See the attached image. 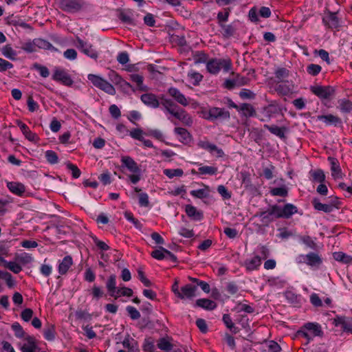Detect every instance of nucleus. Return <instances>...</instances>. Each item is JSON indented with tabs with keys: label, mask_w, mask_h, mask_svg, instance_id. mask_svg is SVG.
<instances>
[{
	"label": "nucleus",
	"mask_w": 352,
	"mask_h": 352,
	"mask_svg": "<svg viewBox=\"0 0 352 352\" xmlns=\"http://www.w3.org/2000/svg\"><path fill=\"white\" fill-rule=\"evenodd\" d=\"M310 90L320 99H328L335 93V89L331 86H311Z\"/></svg>",
	"instance_id": "423d86ee"
},
{
	"label": "nucleus",
	"mask_w": 352,
	"mask_h": 352,
	"mask_svg": "<svg viewBox=\"0 0 352 352\" xmlns=\"http://www.w3.org/2000/svg\"><path fill=\"white\" fill-rule=\"evenodd\" d=\"M170 114L182 121L185 125L190 126L192 124V120L190 116L184 109L179 107H178L175 111H171Z\"/></svg>",
	"instance_id": "9b49d317"
},
{
	"label": "nucleus",
	"mask_w": 352,
	"mask_h": 352,
	"mask_svg": "<svg viewBox=\"0 0 352 352\" xmlns=\"http://www.w3.org/2000/svg\"><path fill=\"white\" fill-rule=\"evenodd\" d=\"M298 212V208L296 206L292 204H285L283 208L278 205L272 206V210L270 214H275V218H285L289 219L294 214Z\"/></svg>",
	"instance_id": "f03ea898"
},
{
	"label": "nucleus",
	"mask_w": 352,
	"mask_h": 352,
	"mask_svg": "<svg viewBox=\"0 0 352 352\" xmlns=\"http://www.w3.org/2000/svg\"><path fill=\"white\" fill-rule=\"evenodd\" d=\"M126 310L132 320H137L140 318V312L134 307L128 306Z\"/></svg>",
	"instance_id": "338daca9"
},
{
	"label": "nucleus",
	"mask_w": 352,
	"mask_h": 352,
	"mask_svg": "<svg viewBox=\"0 0 352 352\" xmlns=\"http://www.w3.org/2000/svg\"><path fill=\"white\" fill-rule=\"evenodd\" d=\"M298 259V263H305L311 267H319L322 263L320 256L315 252H309L307 255H300Z\"/></svg>",
	"instance_id": "39448f33"
},
{
	"label": "nucleus",
	"mask_w": 352,
	"mask_h": 352,
	"mask_svg": "<svg viewBox=\"0 0 352 352\" xmlns=\"http://www.w3.org/2000/svg\"><path fill=\"white\" fill-rule=\"evenodd\" d=\"M142 349L144 352H154L155 346L153 339L151 337L145 338Z\"/></svg>",
	"instance_id": "37998d69"
},
{
	"label": "nucleus",
	"mask_w": 352,
	"mask_h": 352,
	"mask_svg": "<svg viewBox=\"0 0 352 352\" xmlns=\"http://www.w3.org/2000/svg\"><path fill=\"white\" fill-rule=\"evenodd\" d=\"M335 324L340 325L343 331L352 333V319L346 320L345 318L340 317L335 319Z\"/></svg>",
	"instance_id": "4be33fe9"
},
{
	"label": "nucleus",
	"mask_w": 352,
	"mask_h": 352,
	"mask_svg": "<svg viewBox=\"0 0 352 352\" xmlns=\"http://www.w3.org/2000/svg\"><path fill=\"white\" fill-rule=\"evenodd\" d=\"M310 174L312 176L313 180L314 182L322 183L325 180V175L324 171L321 169L311 170Z\"/></svg>",
	"instance_id": "a19ab883"
},
{
	"label": "nucleus",
	"mask_w": 352,
	"mask_h": 352,
	"mask_svg": "<svg viewBox=\"0 0 352 352\" xmlns=\"http://www.w3.org/2000/svg\"><path fill=\"white\" fill-rule=\"evenodd\" d=\"M231 67L230 59H211L206 64L208 72L212 74H217L221 68L228 72L231 69Z\"/></svg>",
	"instance_id": "f257e3e1"
},
{
	"label": "nucleus",
	"mask_w": 352,
	"mask_h": 352,
	"mask_svg": "<svg viewBox=\"0 0 352 352\" xmlns=\"http://www.w3.org/2000/svg\"><path fill=\"white\" fill-rule=\"evenodd\" d=\"M197 290V286L190 284H187L181 287V292L180 294H179L178 298L182 300L192 299L194 297L196 296Z\"/></svg>",
	"instance_id": "9d476101"
},
{
	"label": "nucleus",
	"mask_w": 352,
	"mask_h": 352,
	"mask_svg": "<svg viewBox=\"0 0 352 352\" xmlns=\"http://www.w3.org/2000/svg\"><path fill=\"white\" fill-rule=\"evenodd\" d=\"M164 248L160 246L158 249L153 251L151 254V256L157 260H162L166 258Z\"/></svg>",
	"instance_id": "8fccbe9b"
},
{
	"label": "nucleus",
	"mask_w": 352,
	"mask_h": 352,
	"mask_svg": "<svg viewBox=\"0 0 352 352\" xmlns=\"http://www.w3.org/2000/svg\"><path fill=\"white\" fill-rule=\"evenodd\" d=\"M289 76V71L284 67L278 68L275 72V76L280 81H283V80L287 78Z\"/></svg>",
	"instance_id": "680f3d73"
},
{
	"label": "nucleus",
	"mask_w": 352,
	"mask_h": 352,
	"mask_svg": "<svg viewBox=\"0 0 352 352\" xmlns=\"http://www.w3.org/2000/svg\"><path fill=\"white\" fill-rule=\"evenodd\" d=\"M261 264V258L259 256H255L252 259H247L244 262V265L248 271L256 270Z\"/></svg>",
	"instance_id": "412c9836"
},
{
	"label": "nucleus",
	"mask_w": 352,
	"mask_h": 352,
	"mask_svg": "<svg viewBox=\"0 0 352 352\" xmlns=\"http://www.w3.org/2000/svg\"><path fill=\"white\" fill-rule=\"evenodd\" d=\"M317 118L318 120H322L327 125L334 124L336 126L341 123V119L332 114L318 116Z\"/></svg>",
	"instance_id": "a878e982"
},
{
	"label": "nucleus",
	"mask_w": 352,
	"mask_h": 352,
	"mask_svg": "<svg viewBox=\"0 0 352 352\" xmlns=\"http://www.w3.org/2000/svg\"><path fill=\"white\" fill-rule=\"evenodd\" d=\"M264 346L267 348L264 350L265 352H279L281 349L280 345L273 340L266 342Z\"/></svg>",
	"instance_id": "09e8293b"
},
{
	"label": "nucleus",
	"mask_w": 352,
	"mask_h": 352,
	"mask_svg": "<svg viewBox=\"0 0 352 352\" xmlns=\"http://www.w3.org/2000/svg\"><path fill=\"white\" fill-rule=\"evenodd\" d=\"M116 276L115 274H111L106 284L107 289L109 292V295L115 298H118V296H116V293L118 290L116 288Z\"/></svg>",
	"instance_id": "cd10ccee"
},
{
	"label": "nucleus",
	"mask_w": 352,
	"mask_h": 352,
	"mask_svg": "<svg viewBox=\"0 0 352 352\" xmlns=\"http://www.w3.org/2000/svg\"><path fill=\"white\" fill-rule=\"evenodd\" d=\"M264 128L267 129L270 133L276 135L280 139H285V132L287 131V128L285 126H278L277 125L272 124L268 125L265 124Z\"/></svg>",
	"instance_id": "4468645a"
},
{
	"label": "nucleus",
	"mask_w": 352,
	"mask_h": 352,
	"mask_svg": "<svg viewBox=\"0 0 352 352\" xmlns=\"http://www.w3.org/2000/svg\"><path fill=\"white\" fill-rule=\"evenodd\" d=\"M255 94L250 89H243L239 92V96L242 99H254L255 98Z\"/></svg>",
	"instance_id": "774afa93"
},
{
	"label": "nucleus",
	"mask_w": 352,
	"mask_h": 352,
	"mask_svg": "<svg viewBox=\"0 0 352 352\" xmlns=\"http://www.w3.org/2000/svg\"><path fill=\"white\" fill-rule=\"evenodd\" d=\"M160 104H162L166 111L170 113L171 111H175V110L179 107L173 100L170 99H167L162 96L160 97Z\"/></svg>",
	"instance_id": "c9c22d12"
},
{
	"label": "nucleus",
	"mask_w": 352,
	"mask_h": 352,
	"mask_svg": "<svg viewBox=\"0 0 352 352\" xmlns=\"http://www.w3.org/2000/svg\"><path fill=\"white\" fill-rule=\"evenodd\" d=\"M168 94L171 96L174 99L182 105L186 107L188 105V102L184 95L182 94L175 87H170L168 89Z\"/></svg>",
	"instance_id": "2eb2a0df"
},
{
	"label": "nucleus",
	"mask_w": 352,
	"mask_h": 352,
	"mask_svg": "<svg viewBox=\"0 0 352 352\" xmlns=\"http://www.w3.org/2000/svg\"><path fill=\"white\" fill-rule=\"evenodd\" d=\"M12 329L14 331V335L16 338H22L25 337V331L19 322H14L12 325Z\"/></svg>",
	"instance_id": "603ef678"
},
{
	"label": "nucleus",
	"mask_w": 352,
	"mask_h": 352,
	"mask_svg": "<svg viewBox=\"0 0 352 352\" xmlns=\"http://www.w3.org/2000/svg\"><path fill=\"white\" fill-rule=\"evenodd\" d=\"M17 125L19 126L23 134L29 141L34 142L37 141L38 136L36 135V134L32 133L25 124L22 122L21 120H17Z\"/></svg>",
	"instance_id": "dca6fc26"
},
{
	"label": "nucleus",
	"mask_w": 352,
	"mask_h": 352,
	"mask_svg": "<svg viewBox=\"0 0 352 352\" xmlns=\"http://www.w3.org/2000/svg\"><path fill=\"white\" fill-rule=\"evenodd\" d=\"M303 328L311 331L314 336H322L323 334L321 326L318 323L308 322L303 326Z\"/></svg>",
	"instance_id": "c756f323"
},
{
	"label": "nucleus",
	"mask_w": 352,
	"mask_h": 352,
	"mask_svg": "<svg viewBox=\"0 0 352 352\" xmlns=\"http://www.w3.org/2000/svg\"><path fill=\"white\" fill-rule=\"evenodd\" d=\"M44 337L46 340L52 341L55 338V329L53 325H50L44 330Z\"/></svg>",
	"instance_id": "13d9d810"
},
{
	"label": "nucleus",
	"mask_w": 352,
	"mask_h": 352,
	"mask_svg": "<svg viewBox=\"0 0 352 352\" xmlns=\"http://www.w3.org/2000/svg\"><path fill=\"white\" fill-rule=\"evenodd\" d=\"M72 264L73 260L72 256H65L58 265V272L62 275L65 274Z\"/></svg>",
	"instance_id": "b1692460"
},
{
	"label": "nucleus",
	"mask_w": 352,
	"mask_h": 352,
	"mask_svg": "<svg viewBox=\"0 0 352 352\" xmlns=\"http://www.w3.org/2000/svg\"><path fill=\"white\" fill-rule=\"evenodd\" d=\"M77 47L87 56L90 58L96 60L98 56L97 51L93 48L92 45H89L86 42H84L80 38H77Z\"/></svg>",
	"instance_id": "6e6552de"
},
{
	"label": "nucleus",
	"mask_w": 352,
	"mask_h": 352,
	"mask_svg": "<svg viewBox=\"0 0 352 352\" xmlns=\"http://www.w3.org/2000/svg\"><path fill=\"white\" fill-rule=\"evenodd\" d=\"M230 116V112L228 111L225 110L224 109H221L218 107H212L210 109L208 112V116L207 119L208 120H216V119H223L226 120L229 119Z\"/></svg>",
	"instance_id": "1a4fd4ad"
},
{
	"label": "nucleus",
	"mask_w": 352,
	"mask_h": 352,
	"mask_svg": "<svg viewBox=\"0 0 352 352\" xmlns=\"http://www.w3.org/2000/svg\"><path fill=\"white\" fill-rule=\"evenodd\" d=\"M188 78H190V80H192V83L195 86L199 85V82L203 79V76L201 74L196 72H192L188 73Z\"/></svg>",
	"instance_id": "6e6d98bb"
},
{
	"label": "nucleus",
	"mask_w": 352,
	"mask_h": 352,
	"mask_svg": "<svg viewBox=\"0 0 352 352\" xmlns=\"http://www.w3.org/2000/svg\"><path fill=\"white\" fill-rule=\"evenodd\" d=\"M0 262L3 264V265L5 267L9 269L14 274H19L22 270L21 266L15 262H8L6 261L3 258H0Z\"/></svg>",
	"instance_id": "473e14b6"
},
{
	"label": "nucleus",
	"mask_w": 352,
	"mask_h": 352,
	"mask_svg": "<svg viewBox=\"0 0 352 352\" xmlns=\"http://www.w3.org/2000/svg\"><path fill=\"white\" fill-rule=\"evenodd\" d=\"M333 258L338 261L346 264L352 263V256H349L342 252L333 253Z\"/></svg>",
	"instance_id": "58836bf2"
},
{
	"label": "nucleus",
	"mask_w": 352,
	"mask_h": 352,
	"mask_svg": "<svg viewBox=\"0 0 352 352\" xmlns=\"http://www.w3.org/2000/svg\"><path fill=\"white\" fill-rule=\"evenodd\" d=\"M323 21L331 29H336L339 27V20L336 13H330L328 16L323 19Z\"/></svg>",
	"instance_id": "7c9ffc66"
},
{
	"label": "nucleus",
	"mask_w": 352,
	"mask_h": 352,
	"mask_svg": "<svg viewBox=\"0 0 352 352\" xmlns=\"http://www.w3.org/2000/svg\"><path fill=\"white\" fill-rule=\"evenodd\" d=\"M322 70L321 66L317 64H310L307 67V72L313 76H317Z\"/></svg>",
	"instance_id": "864d4df0"
},
{
	"label": "nucleus",
	"mask_w": 352,
	"mask_h": 352,
	"mask_svg": "<svg viewBox=\"0 0 352 352\" xmlns=\"http://www.w3.org/2000/svg\"><path fill=\"white\" fill-rule=\"evenodd\" d=\"M220 27L222 30L221 34L224 38H228L234 35L236 32V28L234 25L231 24L226 25L224 23L221 24Z\"/></svg>",
	"instance_id": "f704fd0d"
},
{
	"label": "nucleus",
	"mask_w": 352,
	"mask_h": 352,
	"mask_svg": "<svg viewBox=\"0 0 352 352\" xmlns=\"http://www.w3.org/2000/svg\"><path fill=\"white\" fill-rule=\"evenodd\" d=\"M118 18L120 20L126 24L131 25H135V23L134 22V20L131 17V16L129 14H127L124 10H120L118 14Z\"/></svg>",
	"instance_id": "79ce46f5"
},
{
	"label": "nucleus",
	"mask_w": 352,
	"mask_h": 352,
	"mask_svg": "<svg viewBox=\"0 0 352 352\" xmlns=\"http://www.w3.org/2000/svg\"><path fill=\"white\" fill-rule=\"evenodd\" d=\"M243 112L244 116L247 118L255 117L256 112L254 107L249 103H243L240 105L239 110Z\"/></svg>",
	"instance_id": "c85d7f7f"
},
{
	"label": "nucleus",
	"mask_w": 352,
	"mask_h": 352,
	"mask_svg": "<svg viewBox=\"0 0 352 352\" xmlns=\"http://www.w3.org/2000/svg\"><path fill=\"white\" fill-rule=\"evenodd\" d=\"M52 79L57 82H60L63 85L71 87L74 81L71 76L63 69H56Z\"/></svg>",
	"instance_id": "0eeeda50"
},
{
	"label": "nucleus",
	"mask_w": 352,
	"mask_h": 352,
	"mask_svg": "<svg viewBox=\"0 0 352 352\" xmlns=\"http://www.w3.org/2000/svg\"><path fill=\"white\" fill-rule=\"evenodd\" d=\"M175 132L176 134L179 135L181 137V142L184 144L189 143L192 137L190 133L184 128L182 127H176L175 129Z\"/></svg>",
	"instance_id": "2f4dec72"
},
{
	"label": "nucleus",
	"mask_w": 352,
	"mask_h": 352,
	"mask_svg": "<svg viewBox=\"0 0 352 352\" xmlns=\"http://www.w3.org/2000/svg\"><path fill=\"white\" fill-rule=\"evenodd\" d=\"M67 168L72 171V177L75 179H77L80 175V169L74 164L67 162L66 164Z\"/></svg>",
	"instance_id": "69168bd1"
},
{
	"label": "nucleus",
	"mask_w": 352,
	"mask_h": 352,
	"mask_svg": "<svg viewBox=\"0 0 352 352\" xmlns=\"http://www.w3.org/2000/svg\"><path fill=\"white\" fill-rule=\"evenodd\" d=\"M45 157L47 161L52 164L58 163V157L56 152L52 150H48L45 152Z\"/></svg>",
	"instance_id": "5fc2aeb1"
},
{
	"label": "nucleus",
	"mask_w": 352,
	"mask_h": 352,
	"mask_svg": "<svg viewBox=\"0 0 352 352\" xmlns=\"http://www.w3.org/2000/svg\"><path fill=\"white\" fill-rule=\"evenodd\" d=\"M328 160L330 162L331 164V175L334 178H338L342 177L341 175V169L338 163V161L336 158L329 157Z\"/></svg>",
	"instance_id": "bb28decb"
},
{
	"label": "nucleus",
	"mask_w": 352,
	"mask_h": 352,
	"mask_svg": "<svg viewBox=\"0 0 352 352\" xmlns=\"http://www.w3.org/2000/svg\"><path fill=\"white\" fill-rule=\"evenodd\" d=\"M85 6L84 0H59V8L66 12L74 13L81 10Z\"/></svg>",
	"instance_id": "20e7f679"
},
{
	"label": "nucleus",
	"mask_w": 352,
	"mask_h": 352,
	"mask_svg": "<svg viewBox=\"0 0 352 352\" xmlns=\"http://www.w3.org/2000/svg\"><path fill=\"white\" fill-rule=\"evenodd\" d=\"M278 113V110L276 107L270 104L267 106H265L261 109V113L263 114L264 118H261V121H268L271 119L274 114Z\"/></svg>",
	"instance_id": "6ab92c4d"
},
{
	"label": "nucleus",
	"mask_w": 352,
	"mask_h": 352,
	"mask_svg": "<svg viewBox=\"0 0 352 352\" xmlns=\"http://www.w3.org/2000/svg\"><path fill=\"white\" fill-rule=\"evenodd\" d=\"M124 348L128 349V352H140L138 342L127 335L122 342Z\"/></svg>",
	"instance_id": "a211bd4d"
},
{
	"label": "nucleus",
	"mask_w": 352,
	"mask_h": 352,
	"mask_svg": "<svg viewBox=\"0 0 352 352\" xmlns=\"http://www.w3.org/2000/svg\"><path fill=\"white\" fill-rule=\"evenodd\" d=\"M270 193L273 196L287 197L288 190L285 186L273 188L270 190Z\"/></svg>",
	"instance_id": "3c124183"
},
{
	"label": "nucleus",
	"mask_w": 352,
	"mask_h": 352,
	"mask_svg": "<svg viewBox=\"0 0 352 352\" xmlns=\"http://www.w3.org/2000/svg\"><path fill=\"white\" fill-rule=\"evenodd\" d=\"M122 166L127 168V169L133 173H140V168L137 163L129 156L122 157L121 159Z\"/></svg>",
	"instance_id": "ddd939ff"
},
{
	"label": "nucleus",
	"mask_w": 352,
	"mask_h": 352,
	"mask_svg": "<svg viewBox=\"0 0 352 352\" xmlns=\"http://www.w3.org/2000/svg\"><path fill=\"white\" fill-rule=\"evenodd\" d=\"M7 23L9 25H12L14 26H21L23 28H30V25L23 22L20 19L14 16V15H11L7 18Z\"/></svg>",
	"instance_id": "e433bc0d"
},
{
	"label": "nucleus",
	"mask_w": 352,
	"mask_h": 352,
	"mask_svg": "<svg viewBox=\"0 0 352 352\" xmlns=\"http://www.w3.org/2000/svg\"><path fill=\"white\" fill-rule=\"evenodd\" d=\"M223 322L226 327L234 334L237 333L239 331V327H236L234 323L232 322V318L229 314H223Z\"/></svg>",
	"instance_id": "72a5a7b5"
},
{
	"label": "nucleus",
	"mask_w": 352,
	"mask_h": 352,
	"mask_svg": "<svg viewBox=\"0 0 352 352\" xmlns=\"http://www.w3.org/2000/svg\"><path fill=\"white\" fill-rule=\"evenodd\" d=\"M340 107L342 111L350 113L352 111V102L349 100H342L340 102Z\"/></svg>",
	"instance_id": "bf43d9fd"
},
{
	"label": "nucleus",
	"mask_w": 352,
	"mask_h": 352,
	"mask_svg": "<svg viewBox=\"0 0 352 352\" xmlns=\"http://www.w3.org/2000/svg\"><path fill=\"white\" fill-rule=\"evenodd\" d=\"M109 76L111 82L116 85H119L120 84H121V82L124 80L118 73L113 70L110 72Z\"/></svg>",
	"instance_id": "0e129e2a"
},
{
	"label": "nucleus",
	"mask_w": 352,
	"mask_h": 352,
	"mask_svg": "<svg viewBox=\"0 0 352 352\" xmlns=\"http://www.w3.org/2000/svg\"><path fill=\"white\" fill-rule=\"evenodd\" d=\"M163 173L166 176L170 179L174 177H181L184 174V171L181 168L164 169Z\"/></svg>",
	"instance_id": "de8ad7c7"
},
{
	"label": "nucleus",
	"mask_w": 352,
	"mask_h": 352,
	"mask_svg": "<svg viewBox=\"0 0 352 352\" xmlns=\"http://www.w3.org/2000/svg\"><path fill=\"white\" fill-rule=\"evenodd\" d=\"M157 345L160 349L165 351H170L173 349V344L164 338H160Z\"/></svg>",
	"instance_id": "a18cd8bd"
},
{
	"label": "nucleus",
	"mask_w": 352,
	"mask_h": 352,
	"mask_svg": "<svg viewBox=\"0 0 352 352\" xmlns=\"http://www.w3.org/2000/svg\"><path fill=\"white\" fill-rule=\"evenodd\" d=\"M271 210H272V206L270 207L267 210L261 212L259 214V216L261 217V221L263 224L267 225L274 220V219L272 217V216H274L275 217V214H270Z\"/></svg>",
	"instance_id": "4c0bfd02"
},
{
	"label": "nucleus",
	"mask_w": 352,
	"mask_h": 352,
	"mask_svg": "<svg viewBox=\"0 0 352 352\" xmlns=\"http://www.w3.org/2000/svg\"><path fill=\"white\" fill-rule=\"evenodd\" d=\"M7 186L12 193L19 196H21L25 190V186L19 182H8Z\"/></svg>",
	"instance_id": "5701e85b"
},
{
	"label": "nucleus",
	"mask_w": 352,
	"mask_h": 352,
	"mask_svg": "<svg viewBox=\"0 0 352 352\" xmlns=\"http://www.w3.org/2000/svg\"><path fill=\"white\" fill-rule=\"evenodd\" d=\"M1 52L4 56L10 60L16 59V52L12 49L10 45H5L2 48Z\"/></svg>",
	"instance_id": "ea45409f"
},
{
	"label": "nucleus",
	"mask_w": 352,
	"mask_h": 352,
	"mask_svg": "<svg viewBox=\"0 0 352 352\" xmlns=\"http://www.w3.org/2000/svg\"><path fill=\"white\" fill-rule=\"evenodd\" d=\"M141 100L142 102L152 108H157L160 104V100L157 99V96L151 93L144 94L141 96Z\"/></svg>",
	"instance_id": "f8f14e48"
},
{
	"label": "nucleus",
	"mask_w": 352,
	"mask_h": 352,
	"mask_svg": "<svg viewBox=\"0 0 352 352\" xmlns=\"http://www.w3.org/2000/svg\"><path fill=\"white\" fill-rule=\"evenodd\" d=\"M195 64L207 62L208 55L204 52H197L193 56Z\"/></svg>",
	"instance_id": "4d7b16f0"
},
{
	"label": "nucleus",
	"mask_w": 352,
	"mask_h": 352,
	"mask_svg": "<svg viewBox=\"0 0 352 352\" xmlns=\"http://www.w3.org/2000/svg\"><path fill=\"white\" fill-rule=\"evenodd\" d=\"M130 79L133 82H136L140 90H141V91L146 90V87L143 86V76H141L140 74H131Z\"/></svg>",
	"instance_id": "c03bdc74"
},
{
	"label": "nucleus",
	"mask_w": 352,
	"mask_h": 352,
	"mask_svg": "<svg viewBox=\"0 0 352 352\" xmlns=\"http://www.w3.org/2000/svg\"><path fill=\"white\" fill-rule=\"evenodd\" d=\"M87 78L97 88L109 95L114 96L116 94V89L113 86L100 76L95 74H89Z\"/></svg>",
	"instance_id": "7ed1b4c3"
},
{
	"label": "nucleus",
	"mask_w": 352,
	"mask_h": 352,
	"mask_svg": "<svg viewBox=\"0 0 352 352\" xmlns=\"http://www.w3.org/2000/svg\"><path fill=\"white\" fill-rule=\"evenodd\" d=\"M199 174L201 175H215L217 172V168L214 166H204L198 168Z\"/></svg>",
	"instance_id": "49530a36"
},
{
	"label": "nucleus",
	"mask_w": 352,
	"mask_h": 352,
	"mask_svg": "<svg viewBox=\"0 0 352 352\" xmlns=\"http://www.w3.org/2000/svg\"><path fill=\"white\" fill-rule=\"evenodd\" d=\"M185 212L188 217L195 221H200L204 218V214L201 211H199L192 205H186Z\"/></svg>",
	"instance_id": "f3484780"
},
{
	"label": "nucleus",
	"mask_w": 352,
	"mask_h": 352,
	"mask_svg": "<svg viewBox=\"0 0 352 352\" xmlns=\"http://www.w3.org/2000/svg\"><path fill=\"white\" fill-rule=\"evenodd\" d=\"M301 241L305 244L307 247L315 250L317 248V244L312 240L309 236H300Z\"/></svg>",
	"instance_id": "e2e57ef3"
},
{
	"label": "nucleus",
	"mask_w": 352,
	"mask_h": 352,
	"mask_svg": "<svg viewBox=\"0 0 352 352\" xmlns=\"http://www.w3.org/2000/svg\"><path fill=\"white\" fill-rule=\"evenodd\" d=\"M232 74L234 76V79L237 87L247 85L249 82V79L245 76H241L239 74H235L234 72H232Z\"/></svg>",
	"instance_id": "052dcab7"
},
{
	"label": "nucleus",
	"mask_w": 352,
	"mask_h": 352,
	"mask_svg": "<svg viewBox=\"0 0 352 352\" xmlns=\"http://www.w3.org/2000/svg\"><path fill=\"white\" fill-rule=\"evenodd\" d=\"M195 306L206 310H213L217 307V304L215 302L208 298H200L197 300Z\"/></svg>",
	"instance_id": "393cba45"
},
{
	"label": "nucleus",
	"mask_w": 352,
	"mask_h": 352,
	"mask_svg": "<svg viewBox=\"0 0 352 352\" xmlns=\"http://www.w3.org/2000/svg\"><path fill=\"white\" fill-rule=\"evenodd\" d=\"M311 203L314 209L318 211H323L326 213H330L333 210L329 203L322 204L318 198H314Z\"/></svg>",
	"instance_id": "aec40b11"
}]
</instances>
